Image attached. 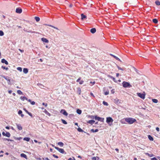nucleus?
Wrapping results in <instances>:
<instances>
[{
	"instance_id": "nucleus-9",
	"label": "nucleus",
	"mask_w": 160,
	"mask_h": 160,
	"mask_svg": "<svg viewBox=\"0 0 160 160\" xmlns=\"http://www.w3.org/2000/svg\"><path fill=\"white\" fill-rule=\"evenodd\" d=\"M22 9L20 8H17L16 10V12L18 13H21L22 12Z\"/></svg>"
},
{
	"instance_id": "nucleus-19",
	"label": "nucleus",
	"mask_w": 160,
	"mask_h": 160,
	"mask_svg": "<svg viewBox=\"0 0 160 160\" xmlns=\"http://www.w3.org/2000/svg\"><path fill=\"white\" fill-rule=\"evenodd\" d=\"M20 98L23 101L25 99L26 100H28V98L25 97L23 96L21 97Z\"/></svg>"
},
{
	"instance_id": "nucleus-7",
	"label": "nucleus",
	"mask_w": 160,
	"mask_h": 160,
	"mask_svg": "<svg viewBox=\"0 0 160 160\" xmlns=\"http://www.w3.org/2000/svg\"><path fill=\"white\" fill-rule=\"evenodd\" d=\"M60 112L66 116H67L68 115V113L64 109H62Z\"/></svg>"
},
{
	"instance_id": "nucleus-5",
	"label": "nucleus",
	"mask_w": 160,
	"mask_h": 160,
	"mask_svg": "<svg viewBox=\"0 0 160 160\" xmlns=\"http://www.w3.org/2000/svg\"><path fill=\"white\" fill-rule=\"evenodd\" d=\"M113 121V119L111 117H109L107 118L106 122L107 123L112 122Z\"/></svg>"
},
{
	"instance_id": "nucleus-15",
	"label": "nucleus",
	"mask_w": 160,
	"mask_h": 160,
	"mask_svg": "<svg viewBox=\"0 0 160 160\" xmlns=\"http://www.w3.org/2000/svg\"><path fill=\"white\" fill-rule=\"evenodd\" d=\"M95 122V121L93 120H90L87 122L88 123L91 124H93Z\"/></svg>"
},
{
	"instance_id": "nucleus-59",
	"label": "nucleus",
	"mask_w": 160,
	"mask_h": 160,
	"mask_svg": "<svg viewBox=\"0 0 160 160\" xmlns=\"http://www.w3.org/2000/svg\"><path fill=\"white\" fill-rule=\"evenodd\" d=\"M72 4H70V5H69V7L70 8H72Z\"/></svg>"
},
{
	"instance_id": "nucleus-51",
	"label": "nucleus",
	"mask_w": 160,
	"mask_h": 160,
	"mask_svg": "<svg viewBox=\"0 0 160 160\" xmlns=\"http://www.w3.org/2000/svg\"><path fill=\"white\" fill-rule=\"evenodd\" d=\"M120 122H121L122 123V124H125V122H123V120H121V121H120Z\"/></svg>"
},
{
	"instance_id": "nucleus-31",
	"label": "nucleus",
	"mask_w": 160,
	"mask_h": 160,
	"mask_svg": "<svg viewBox=\"0 0 160 160\" xmlns=\"http://www.w3.org/2000/svg\"><path fill=\"white\" fill-rule=\"evenodd\" d=\"M117 67L118 69L119 70H121L122 71H123L125 69V68H124V69L123 68H120V67H119L118 66H117Z\"/></svg>"
},
{
	"instance_id": "nucleus-54",
	"label": "nucleus",
	"mask_w": 160,
	"mask_h": 160,
	"mask_svg": "<svg viewBox=\"0 0 160 160\" xmlns=\"http://www.w3.org/2000/svg\"><path fill=\"white\" fill-rule=\"evenodd\" d=\"M110 55L112 56V57H113L114 58H115V57H116L115 56L112 54H110Z\"/></svg>"
},
{
	"instance_id": "nucleus-45",
	"label": "nucleus",
	"mask_w": 160,
	"mask_h": 160,
	"mask_svg": "<svg viewBox=\"0 0 160 160\" xmlns=\"http://www.w3.org/2000/svg\"><path fill=\"white\" fill-rule=\"evenodd\" d=\"M49 26L51 27H52V28H55V29H56L57 30H58V29L57 28H56V27H54L53 26H52L51 25H49Z\"/></svg>"
},
{
	"instance_id": "nucleus-62",
	"label": "nucleus",
	"mask_w": 160,
	"mask_h": 160,
	"mask_svg": "<svg viewBox=\"0 0 160 160\" xmlns=\"http://www.w3.org/2000/svg\"><path fill=\"white\" fill-rule=\"evenodd\" d=\"M111 78L113 80L115 81V78H114L112 77H111Z\"/></svg>"
},
{
	"instance_id": "nucleus-28",
	"label": "nucleus",
	"mask_w": 160,
	"mask_h": 160,
	"mask_svg": "<svg viewBox=\"0 0 160 160\" xmlns=\"http://www.w3.org/2000/svg\"><path fill=\"white\" fill-rule=\"evenodd\" d=\"M155 4L157 5H160V2L159 1H155Z\"/></svg>"
},
{
	"instance_id": "nucleus-12",
	"label": "nucleus",
	"mask_w": 160,
	"mask_h": 160,
	"mask_svg": "<svg viewBox=\"0 0 160 160\" xmlns=\"http://www.w3.org/2000/svg\"><path fill=\"white\" fill-rule=\"evenodd\" d=\"M43 112L48 116H51V114L46 109H44Z\"/></svg>"
},
{
	"instance_id": "nucleus-20",
	"label": "nucleus",
	"mask_w": 160,
	"mask_h": 160,
	"mask_svg": "<svg viewBox=\"0 0 160 160\" xmlns=\"http://www.w3.org/2000/svg\"><path fill=\"white\" fill-rule=\"evenodd\" d=\"M58 144L61 147H62L64 145V144L62 142H59L58 143Z\"/></svg>"
},
{
	"instance_id": "nucleus-56",
	"label": "nucleus",
	"mask_w": 160,
	"mask_h": 160,
	"mask_svg": "<svg viewBox=\"0 0 160 160\" xmlns=\"http://www.w3.org/2000/svg\"><path fill=\"white\" fill-rule=\"evenodd\" d=\"M98 129H96L95 130H94V132H97L98 131Z\"/></svg>"
},
{
	"instance_id": "nucleus-29",
	"label": "nucleus",
	"mask_w": 160,
	"mask_h": 160,
	"mask_svg": "<svg viewBox=\"0 0 160 160\" xmlns=\"http://www.w3.org/2000/svg\"><path fill=\"white\" fill-rule=\"evenodd\" d=\"M61 121H62V122L64 124H67V122L65 121V120H63V119H61Z\"/></svg>"
},
{
	"instance_id": "nucleus-26",
	"label": "nucleus",
	"mask_w": 160,
	"mask_h": 160,
	"mask_svg": "<svg viewBox=\"0 0 160 160\" xmlns=\"http://www.w3.org/2000/svg\"><path fill=\"white\" fill-rule=\"evenodd\" d=\"M23 140H24L28 142L30 140V138H28V137H25L23 138Z\"/></svg>"
},
{
	"instance_id": "nucleus-41",
	"label": "nucleus",
	"mask_w": 160,
	"mask_h": 160,
	"mask_svg": "<svg viewBox=\"0 0 160 160\" xmlns=\"http://www.w3.org/2000/svg\"><path fill=\"white\" fill-rule=\"evenodd\" d=\"M68 160H75V159L73 157L72 158H70L68 159Z\"/></svg>"
},
{
	"instance_id": "nucleus-24",
	"label": "nucleus",
	"mask_w": 160,
	"mask_h": 160,
	"mask_svg": "<svg viewBox=\"0 0 160 160\" xmlns=\"http://www.w3.org/2000/svg\"><path fill=\"white\" fill-rule=\"evenodd\" d=\"M152 22L155 23H158V20L157 19H156V18H155V19H153L152 20Z\"/></svg>"
},
{
	"instance_id": "nucleus-42",
	"label": "nucleus",
	"mask_w": 160,
	"mask_h": 160,
	"mask_svg": "<svg viewBox=\"0 0 160 160\" xmlns=\"http://www.w3.org/2000/svg\"><path fill=\"white\" fill-rule=\"evenodd\" d=\"M42 104L43 105H44L46 107H47L48 106V104L47 103H45L44 102L42 103Z\"/></svg>"
},
{
	"instance_id": "nucleus-34",
	"label": "nucleus",
	"mask_w": 160,
	"mask_h": 160,
	"mask_svg": "<svg viewBox=\"0 0 160 160\" xmlns=\"http://www.w3.org/2000/svg\"><path fill=\"white\" fill-rule=\"evenodd\" d=\"M17 69L20 72H21L22 71V68L21 67H18L17 68Z\"/></svg>"
},
{
	"instance_id": "nucleus-50",
	"label": "nucleus",
	"mask_w": 160,
	"mask_h": 160,
	"mask_svg": "<svg viewBox=\"0 0 160 160\" xmlns=\"http://www.w3.org/2000/svg\"><path fill=\"white\" fill-rule=\"evenodd\" d=\"M28 114L29 115H30V116H31L32 117V114L31 113L29 112H28Z\"/></svg>"
},
{
	"instance_id": "nucleus-30",
	"label": "nucleus",
	"mask_w": 160,
	"mask_h": 160,
	"mask_svg": "<svg viewBox=\"0 0 160 160\" xmlns=\"http://www.w3.org/2000/svg\"><path fill=\"white\" fill-rule=\"evenodd\" d=\"M102 103H103V104L104 105H105V106H108V103L107 102H105V101H103V102Z\"/></svg>"
},
{
	"instance_id": "nucleus-36",
	"label": "nucleus",
	"mask_w": 160,
	"mask_h": 160,
	"mask_svg": "<svg viewBox=\"0 0 160 160\" xmlns=\"http://www.w3.org/2000/svg\"><path fill=\"white\" fill-rule=\"evenodd\" d=\"M3 78H4L5 79H6L9 82H10V80L8 78H6L5 77V76L3 77Z\"/></svg>"
},
{
	"instance_id": "nucleus-13",
	"label": "nucleus",
	"mask_w": 160,
	"mask_h": 160,
	"mask_svg": "<svg viewBox=\"0 0 160 160\" xmlns=\"http://www.w3.org/2000/svg\"><path fill=\"white\" fill-rule=\"evenodd\" d=\"M42 40L44 42H45L46 43H48V42L49 41L46 38H42Z\"/></svg>"
},
{
	"instance_id": "nucleus-61",
	"label": "nucleus",
	"mask_w": 160,
	"mask_h": 160,
	"mask_svg": "<svg viewBox=\"0 0 160 160\" xmlns=\"http://www.w3.org/2000/svg\"><path fill=\"white\" fill-rule=\"evenodd\" d=\"M28 102H31V101H32L30 99H28V100H27Z\"/></svg>"
},
{
	"instance_id": "nucleus-55",
	"label": "nucleus",
	"mask_w": 160,
	"mask_h": 160,
	"mask_svg": "<svg viewBox=\"0 0 160 160\" xmlns=\"http://www.w3.org/2000/svg\"><path fill=\"white\" fill-rule=\"evenodd\" d=\"M110 55L112 56V57H113L114 58H115V57H116L115 56L112 54H110Z\"/></svg>"
},
{
	"instance_id": "nucleus-63",
	"label": "nucleus",
	"mask_w": 160,
	"mask_h": 160,
	"mask_svg": "<svg viewBox=\"0 0 160 160\" xmlns=\"http://www.w3.org/2000/svg\"><path fill=\"white\" fill-rule=\"evenodd\" d=\"M115 150L118 152H119V149L118 148H116Z\"/></svg>"
},
{
	"instance_id": "nucleus-39",
	"label": "nucleus",
	"mask_w": 160,
	"mask_h": 160,
	"mask_svg": "<svg viewBox=\"0 0 160 160\" xmlns=\"http://www.w3.org/2000/svg\"><path fill=\"white\" fill-rule=\"evenodd\" d=\"M84 81L83 80H81L80 82H79V83L80 84H82L83 83Z\"/></svg>"
},
{
	"instance_id": "nucleus-43",
	"label": "nucleus",
	"mask_w": 160,
	"mask_h": 160,
	"mask_svg": "<svg viewBox=\"0 0 160 160\" xmlns=\"http://www.w3.org/2000/svg\"><path fill=\"white\" fill-rule=\"evenodd\" d=\"M43 160H50L48 158H42Z\"/></svg>"
},
{
	"instance_id": "nucleus-38",
	"label": "nucleus",
	"mask_w": 160,
	"mask_h": 160,
	"mask_svg": "<svg viewBox=\"0 0 160 160\" xmlns=\"http://www.w3.org/2000/svg\"><path fill=\"white\" fill-rule=\"evenodd\" d=\"M108 94H109V91H106L104 92V94L106 95H108Z\"/></svg>"
},
{
	"instance_id": "nucleus-52",
	"label": "nucleus",
	"mask_w": 160,
	"mask_h": 160,
	"mask_svg": "<svg viewBox=\"0 0 160 160\" xmlns=\"http://www.w3.org/2000/svg\"><path fill=\"white\" fill-rule=\"evenodd\" d=\"M92 159L93 160H96V157H93L92 158Z\"/></svg>"
},
{
	"instance_id": "nucleus-21",
	"label": "nucleus",
	"mask_w": 160,
	"mask_h": 160,
	"mask_svg": "<svg viewBox=\"0 0 160 160\" xmlns=\"http://www.w3.org/2000/svg\"><path fill=\"white\" fill-rule=\"evenodd\" d=\"M23 72L24 73L26 74L28 72V70L27 68H24L23 69Z\"/></svg>"
},
{
	"instance_id": "nucleus-57",
	"label": "nucleus",
	"mask_w": 160,
	"mask_h": 160,
	"mask_svg": "<svg viewBox=\"0 0 160 160\" xmlns=\"http://www.w3.org/2000/svg\"><path fill=\"white\" fill-rule=\"evenodd\" d=\"M78 90L79 92V94H80V92H81V89H80V88H78Z\"/></svg>"
},
{
	"instance_id": "nucleus-37",
	"label": "nucleus",
	"mask_w": 160,
	"mask_h": 160,
	"mask_svg": "<svg viewBox=\"0 0 160 160\" xmlns=\"http://www.w3.org/2000/svg\"><path fill=\"white\" fill-rule=\"evenodd\" d=\"M115 58L117 60H118L120 62H121L120 59L116 56L115 57Z\"/></svg>"
},
{
	"instance_id": "nucleus-33",
	"label": "nucleus",
	"mask_w": 160,
	"mask_h": 160,
	"mask_svg": "<svg viewBox=\"0 0 160 160\" xmlns=\"http://www.w3.org/2000/svg\"><path fill=\"white\" fill-rule=\"evenodd\" d=\"M78 131L79 132H83V130L80 128H78Z\"/></svg>"
},
{
	"instance_id": "nucleus-53",
	"label": "nucleus",
	"mask_w": 160,
	"mask_h": 160,
	"mask_svg": "<svg viewBox=\"0 0 160 160\" xmlns=\"http://www.w3.org/2000/svg\"><path fill=\"white\" fill-rule=\"evenodd\" d=\"M156 130L158 131V132H159V128L158 127H157L156 128Z\"/></svg>"
},
{
	"instance_id": "nucleus-27",
	"label": "nucleus",
	"mask_w": 160,
	"mask_h": 160,
	"mask_svg": "<svg viewBox=\"0 0 160 160\" xmlns=\"http://www.w3.org/2000/svg\"><path fill=\"white\" fill-rule=\"evenodd\" d=\"M35 19L37 22H39L40 21V18L38 17H35Z\"/></svg>"
},
{
	"instance_id": "nucleus-3",
	"label": "nucleus",
	"mask_w": 160,
	"mask_h": 160,
	"mask_svg": "<svg viewBox=\"0 0 160 160\" xmlns=\"http://www.w3.org/2000/svg\"><path fill=\"white\" fill-rule=\"evenodd\" d=\"M122 86L124 88L127 87H131V85L130 84L129 82H123L122 83Z\"/></svg>"
},
{
	"instance_id": "nucleus-17",
	"label": "nucleus",
	"mask_w": 160,
	"mask_h": 160,
	"mask_svg": "<svg viewBox=\"0 0 160 160\" xmlns=\"http://www.w3.org/2000/svg\"><path fill=\"white\" fill-rule=\"evenodd\" d=\"M90 32H91L92 33H95L96 32V29L94 28H92L90 30Z\"/></svg>"
},
{
	"instance_id": "nucleus-1",
	"label": "nucleus",
	"mask_w": 160,
	"mask_h": 160,
	"mask_svg": "<svg viewBox=\"0 0 160 160\" xmlns=\"http://www.w3.org/2000/svg\"><path fill=\"white\" fill-rule=\"evenodd\" d=\"M125 121L129 124H131L135 122L136 120L135 119L131 118H124Z\"/></svg>"
},
{
	"instance_id": "nucleus-11",
	"label": "nucleus",
	"mask_w": 160,
	"mask_h": 160,
	"mask_svg": "<svg viewBox=\"0 0 160 160\" xmlns=\"http://www.w3.org/2000/svg\"><path fill=\"white\" fill-rule=\"evenodd\" d=\"M17 127L18 129L19 130H21L22 129V128L20 124H16Z\"/></svg>"
},
{
	"instance_id": "nucleus-2",
	"label": "nucleus",
	"mask_w": 160,
	"mask_h": 160,
	"mask_svg": "<svg viewBox=\"0 0 160 160\" xmlns=\"http://www.w3.org/2000/svg\"><path fill=\"white\" fill-rule=\"evenodd\" d=\"M52 146L53 147H54L55 149L58 150L60 152L62 153H64L65 152V151L63 149L60 148H59L58 147L55 146L53 144H52Z\"/></svg>"
},
{
	"instance_id": "nucleus-44",
	"label": "nucleus",
	"mask_w": 160,
	"mask_h": 160,
	"mask_svg": "<svg viewBox=\"0 0 160 160\" xmlns=\"http://www.w3.org/2000/svg\"><path fill=\"white\" fill-rule=\"evenodd\" d=\"M22 113V112L21 110H19L18 112V114H21Z\"/></svg>"
},
{
	"instance_id": "nucleus-47",
	"label": "nucleus",
	"mask_w": 160,
	"mask_h": 160,
	"mask_svg": "<svg viewBox=\"0 0 160 160\" xmlns=\"http://www.w3.org/2000/svg\"><path fill=\"white\" fill-rule=\"evenodd\" d=\"M151 160H158L155 157H154V158H152L151 159Z\"/></svg>"
},
{
	"instance_id": "nucleus-49",
	"label": "nucleus",
	"mask_w": 160,
	"mask_h": 160,
	"mask_svg": "<svg viewBox=\"0 0 160 160\" xmlns=\"http://www.w3.org/2000/svg\"><path fill=\"white\" fill-rule=\"evenodd\" d=\"M81 78L80 77L76 81L77 82H79V81L81 79Z\"/></svg>"
},
{
	"instance_id": "nucleus-25",
	"label": "nucleus",
	"mask_w": 160,
	"mask_h": 160,
	"mask_svg": "<svg viewBox=\"0 0 160 160\" xmlns=\"http://www.w3.org/2000/svg\"><path fill=\"white\" fill-rule=\"evenodd\" d=\"M152 101L155 103H157L158 102V100L156 99H152Z\"/></svg>"
},
{
	"instance_id": "nucleus-64",
	"label": "nucleus",
	"mask_w": 160,
	"mask_h": 160,
	"mask_svg": "<svg viewBox=\"0 0 160 160\" xmlns=\"http://www.w3.org/2000/svg\"><path fill=\"white\" fill-rule=\"evenodd\" d=\"M119 75V73H116V77H118Z\"/></svg>"
},
{
	"instance_id": "nucleus-35",
	"label": "nucleus",
	"mask_w": 160,
	"mask_h": 160,
	"mask_svg": "<svg viewBox=\"0 0 160 160\" xmlns=\"http://www.w3.org/2000/svg\"><path fill=\"white\" fill-rule=\"evenodd\" d=\"M2 68L3 69H5L7 70H8V68H6L5 67V66H2Z\"/></svg>"
},
{
	"instance_id": "nucleus-10",
	"label": "nucleus",
	"mask_w": 160,
	"mask_h": 160,
	"mask_svg": "<svg viewBox=\"0 0 160 160\" xmlns=\"http://www.w3.org/2000/svg\"><path fill=\"white\" fill-rule=\"evenodd\" d=\"M1 62L2 63H5L6 65L8 64V62L7 61L5 60L4 59H2L1 60Z\"/></svg>"
},
{
	"instance_id": "nucleus-22",
	"label": "nucleus",
	"mask_w": 160,
	"mask_h": 160,
	"mask_svg": "<svg viewBox=\"0 0 160 160\" xmlns=\"http://www.w3.org/2000/svg\"><path fill=\"white\" fill-rule=\"evenodd\" d=\"M17 93L19 95H22L23 94V93L22 91H21L20 90H18L17 91Z\"/></svg>"
},
{
	"instance_id": "nucleus-40",
	"label": "nucleus",
	"mask_w": 160,
	"mask_h": 160,
	"mask_svg": "<svg viewBox=\"0 0 160 160\" xmlns=\"http://www.w3.org/2000/svg\"><path fill=\"white\" fill-rule=\"evenodd\" d=\"M53 156L55 158H58V156H57L56 155H55V154H53Z\"/></svg>"
},
{
	"instance_id": "nucleus-23",
	"label": "nucleus",
	"mask_w": 160,
	"mask_h": 160,
	"mask_svg": "<svg viewBox=\"0 0 160 160\" xmlns=\"http://www.w3.org/2000/svg\"><path fill=\"white\" fill-rule=\"evenodd\" d=\"M77 112L79 114H80L81 113H82V111L81 110H80L79 109H78L77 110Z\"/></svg>"
},
{
	"instance_id": "nucleus-58",
	"label": "nucleus",
	"mask_w": 160,
	"mask_h": 160,
	"mask_svg": "<svg viewBox=\"0 0 160 160\" xmlns=\"http://www.w3.org/2000/svg\"><path fill=\"white\" fill-rule=\"evenodd\" d=\"M12 92V90H9V91H8V93H10V94Z\"/></svg>"
},
{
	"instance_id": "nucleus-4",
	"label": "nucleus",
	"mask_w": 160,
	"mask_h": 160,
	"mask_svg": "<svg viewBox=\"0 0 160 160\" xmlns=\"http://www.w3.org/2000/svg\"><path fill=\"white\" fill-rule=\"evenodd\" d=\"M137 95L142 99H144L145 98V94L143 93H137Z\"/></svg>"
},
{
	"instance_id": "nucleus-46",
	"label": "nucleus",
	"mask_w": 160,
	"mask_h": 160,
	"mask_svg": "<svg viewBox=\"0 0 160 160\" xmlns=\"http://www.w3.org/2000/svg\"><path fill=\"white\" fill-rule=\"evenodd\" d=\"M111 92L112 93L114 94L115 92L114 89H112L111 91Z\"/></svg>"
},
{
	"instance_id": "nucleus-8",
	"label": "nucleus",
	"mask_w": 160,
	"mask_h": 160,
	"mask_svg": "<svg viewBox=\"0 0 160 160\" xmlns=\"http://www.w3.org/2000/svg\"><path fill=\"white\" fill-rule=\"evenodd\" d=\"M2 134L4 136H6L8 137H9L10 136V134L9 132H7L5 133L4 132H2Z\"/></svg>"
},
{
	"instance_id": "nucleus-18",
	"label": "nucleus",
	"mask_w": 160,
	"mask_h": 160,
	"mask_svg": "<svg viewBox=\"0 0 160 160\" xmlns=\"http://www.w3.org/2000/svg\"><path fill=\"white\" fill-rule=\"evenodd\" d=\"M148 137L149 140L151 141H153V138L150 135H148Z\"/></svg>"
},
{
	"instance_id": "nucleus-14",
	"label": "nucleus",
	"mask_w": 160,
	"mask_h": 160,
	"mask_svg": "<svg viewBox=\"0 0 160 160\" xmlns=\"http://www.w3.org/2000/svg\"><path fill=\"white\" fill-rule=\"evenodd\" d=\"M81 17L82 20H84V19L86 18H87L86 16L85 15H84L83 13L81 14Z\"/></svg>"
},
{
	"instance_id": "nucleus-16",
	"label": "nucleus",
	"mask_w": 160,
	"mask_h": 160,
	"mask_svg": "<svg viewBox=\"0 0 160 160\" xmlns=\"http://www.w3.org/2000/svg\"><path fill=\"white\" fill-rule=\"evenodd\" d=\"M20 156L22 157H23L26 159H27V156L24 153L21 154L20 155Z\"/></svg>"
},
{
	"instance_id": "nucleus-48",
	"label": "nucleus",
	"mask_w": 160,
	"mask_h": 160,
	"mask_svg": "<svg viewBox=\"0 0 160 160\" xmlns=\"http://www.w3.org/2000/svg\"><path fill=\"white\" fill-rule=\"evenodd\" d=\"M31 103L32 105H34L35 104V103L34 101H31Z\"/></svg>"
},
{
	"instance_id": "nucleus-6",
	"label": "nucleus",
	"mask_w": 160,
	"mask_h": 160,
	"mask_svg": "<svg viewBox=\"0 0 160 160\" xmlns=\"http://www.w3.org/2000/svg\"><path fill=\"white\" fill-rule=\"evenodd\" d=\"M95 120H97L99 121H100L102 122H103L104 121V118H102L97 116H96L95 117Z\"/></svg>"
},
{
	"instance_id": "nucleus-32",
	"label": "nucleus",
	"mask_w": 160,
	"mask_h": 160,
	"mask_svg": "<svg viewBox=\"0 0 160 160\" xmlns=\"http://www.w3.org/2000/svg\"><path fill=\"white\" fill-rule=\"evenodd\" d=\"M4 33L2 31H0V36H2L4 35Z\"/></svg>"
},
{
	"instance_id": "nucleus-60",
	"label": "nucleus",
	"mask_w": 160,
	"mask_h": 160,
	"mask_svg": "<svg viewBox=\"0 0 160 160\" xmlns=\"http://www.w3.org/2000/svg\"><path fill=\"white\" fill-rule=\"evenodd\" d=\"M19 50L21 52H24V50H21L20 49H19Z\"/></svg>"
}]
</instances>
